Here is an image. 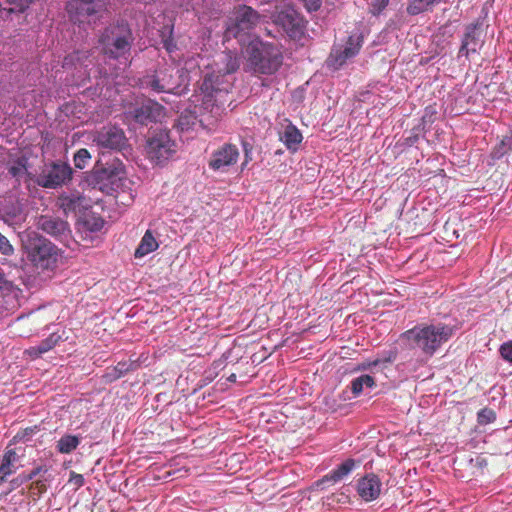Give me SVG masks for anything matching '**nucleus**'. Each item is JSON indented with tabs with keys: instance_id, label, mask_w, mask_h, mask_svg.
<instances>
[{
	"instance_id": "1",
	"label": "nucleus",
	"mask_w": 512,
	"mask_h": 512,
	"mask_svg": "<svg viewBox=\"0 0 512 512\" xmlns=\"http://www.w3.org/2000/svg\"><path fill=\"white\" fill-rule=\"evenodd\" d=\"M220 62L223 65L220 71L206 74L200 86L202 105L204 109H210L216 121L222 117L225 111V104L228 101L231 86L225 80V75L234 73L239 69L241 57L236 52L229 50L220 55Z\"/></svg>"
},
{
	"instance_id": "2",
	"label": "nucleus",
	"mask_w": 512,
	"mask_h": 512,
	"mask_svg": "<svg viewBox=\"0 0 512 512\" xmlns=\"http://www.w3.org/2000/svg\"><path fill=\"white\" fill-rule=\"evenodd\" d=\"M453 334V329L445 324L417 325L401 334L413 349L431 357L443 343L447 342Z\"/></svg>"
},
{
	"instance_id": "3",
	"label": "nucleus",
	"mask_w": 512,
	"mask_h": 512,
	"mask_svg": "<svg viewBox=\"0 0 512 512\" xmlns=\"http://www.w3.org/2000/svg\"><path fill=\"white\" fill-rule=\"evenodd\" d=\"M134 40L130 25L125 21H118L103 29L98 43L104 56L118 60L130 56Z\"/></svg>"
},
{
	"instance_id": "4",
	"label": "nucleus",
	"mask_w": 512,
	"mask_h": 512,
	"mask_svg": "<svg viewBox=\"0 0 512 512\" xmlns=\"http://www.w3.org/2000/svg\"><path fill=\"white\" fill-rule=\"evenodd\" d=\"M248 64L255 73L271 75L283 62L280 50L270 43H252L247 48Z\"/></svg>"
},
{
	"instance_id": "5",
	"label": "nucleus",
	"mask_w": 512,
	"mask_h": 512,
	"mask_svg": "<svg viewBox=\"0 0 512 512\" xmlns=\"http://www.w3.org/2000/svg\"><path fill=\"white\" fill-rule=\"evenodd\" d=\"M109 2L110 0H68L65 11L74 24H89L103 17Z\"/></svg>"
},
{
	"instance_id": "6",
	"label": "nucleus",
	"mask_w": 512,
	"mask_h": 512,
	"mask_svg": "<svg viewBox=\"0 0 512 512\" xmlns=\"http://www.w3.org/2000/svg\"><path fill=\"white\" fill-rule=\"evenodd\" d=\"M261 21V15L252 7L238 5L234 7L227 22L225 37L237 38L241 34H247Z\"/></svg>"
},
{
	"instance_id": "7",
	"label": "nucleus",
	"mask_w": 512,
	"mask_h": 512,
	"mask_svg": "<svg viewBox=\"0 0 512 512\" xmlns=\"http://www.w3.org/2000/svg\"><path fill=\"white\" fill-rule=\"evenodd\" d=\"M26 248L29 260L38 269L49 270L56 267L58 249L49 240L41 237L30 239Z\"/></svg>"
},
{
	"instance_id": "8",
	"label": "nucleus",
	"mask_w": 512,
	"mask_h": 512,
	"mask_svg": "<svg viewBox=\"0 0 512 512\" xmlns=\"http://www.w3.org/2000/svg\"><path fill=\"white\" fill-rule=\"evenodd\" d=\"M179 70L165 67L155 71V74L146 76L143 85L157 93H178L180 82Z\"/></svg>"
},
{
	"instance_id": "9",
	"label": "nucleus",
	"mask_w": 512,
	"mask_h": 512,
	"mask_svg": "<svg viewBox=\"0 0 512 512\" xmlns=\"http://www.w3.org/2000/svg\"><path fill=\"white\" fill-rule=\"evenodd\" d=\"M274 23L280 26L293 40L303 38L307 24L303 16L292 7H285L277 12L274 16Z\"/></svg>"
},
{
	"instance_id": "10",
	"label": "nucleus",
	"mask_w": 512,
	"mask_h": 512,
	"mask_svg": "<svg viewBox=\"0 0 512 512\" xmlns=\"http://www.w3.org/2000/svg\"><path fill=\"white\" fill-rule=\"evenodd\" d=\"M146 150L152 161L163 164L176 153V144L167 132H159L148 140Z\"/></svg>"
},
{
	"instance_id": "11",
	"label": "nucleus",
	"mask_w": 512,
	"mask_h": 512,
	"mask_svg": "<svg viewBox=\"0 0 512 512\" xmlns=\"http://www.w3.org/2000/svg\"><path fill=\"white\" fill-rule=\"evenodd\" d=\"M72 169L67 163L53 162L43 167L37 184L44 188H56L71 179Z\"/></svg>"
},
{
	"instance_id": "12",
	"label": "nucleus",
	"mask_w": 512,
	"mask_h": 512,
	"mask_svg": "<svg viewBox=\"0 0 512 512\" xmlns=\"http://www.w3.org/2000/svg\"><path fill=\"white\" fill-rule=\"evenodd\" d=\"M92 141L99 148L121 151L127 143L124 131L116 126H104L92 136Z\"/></svg>"
},
{
	"instance_id": "13",
	"label": "nucleus",
	"mask_w": 512,
	"mask_h": 512,
	"mask_svg": "<svg viewBox=\"0 0 512 512\" xmlns=\"http://www.w3.org/2000/svg\"><path fill=\"white\" fill-rule=\"evenodd\" d=\"M163 116L164 107L152 100L144 101L126 113L127 118H131L141 125H148L150 123L157 122Z\"/></svg>"
},
{
	"instance_id": "14",
	"label": "nucleus",
	"mask_w": 512,
	"mask_h": 512,
	"mask_svg": "<svg viewBox=\"0 0 512 512\" xmlns=\"http://www.w3.org/2000/svg\"><path fill=\"white\" fill-rule=\"evenodd\" d=\"M239 150L233 144H224L212 153L209 167L214 171H225L237 163Z\"/></svg>"
},
{
	"instance_id": "15",
	"label": "nucleus",
	"mask_w": 512,
	"mask_h": 512,
	"mask_svg": "<svg viewBox=\"0 0 512 512\" xmlns=\"http://www.w3.org/2000/svg\"><path fill=\"white\" fill-rule=\"evenodd\" d=\"M362 39L358 36L351 35L348 37L344 48L334 49L328 59L329 64L335 69L340 68L346 61L356 56L361 48Z\"/></svg>"
},
{
	"instance_id": "16",
	"label": "nucleus",
	"mask_w": 512,
	"mask_h": 512,
	"mask_svg": "<svg viewBox=\"0 0 512 512\" xmlns=\"http://www.w3.org/2000/svg\"><path fill=\"white\" fill-rule=\"evenodd\" d=\"M360 465V461L348 458L335 469L331 470L328 474L323 476L320 480L316 481L317 488H327L345 479L356 467Z\"/></svg>"
},
{
	"instance_id": "17",
	"label": "nucleus",
	"mask_w": 512,
	"mask_h": 512,
	"mask_svg": "<svg viewBox=\"0 0 512 512\" xmlns=\"http://www.w3.org/2000/svg\"><path fill=\"white\" fill-rule=\"evenodd\" d=\"M381 487L382 483L374 473L365 475L357 482V492L366 502L377 499L381 493Z\"/></svg>"
},
{
	"instance_id": "18",
	"label": "nucleus",
	"mask_w": 512,
	"mask_h": 512,
	"mask_svg": "<svg viewBox=\"0 0 512 512\" xmlns=\"http://www.w3.org/2000/svg\"><path fill=\"white\" fill-rule=\"evenodd\" d=\"M480 46L481 40L478 23L468 25L461 41L459 56L468 58L470 54L477 53Z\"/></svg>"
},
{
	"instance_id": "19",
	"label": "nucleus",
	"mask_w": 512,
	"mask_h": 512,
	"mask_svg": "<svg viewBox=\"0 0 512 512\" xmlns=\"http://www.w3.org/2000/svg\"><path fill=\"white\" fill-rule=\"evenodd\" d=\"M20 456L16 448L6 447L2 456H0V483L5 482L7 478L16 473L20 467Z\"/></svg>"
},
{
	"instance_id": "20",
	"label": "nucleus",
	"mask_w": 512,
	"mask_h": 512,
	"mask_svg": "<svg viewBox=\"0 0 512 512\" xmlns=\"http://www.w3.org/2000/svg\"><path fill=\"white\" fill-rule=\"evenodd\" d=\"M201 107L204 110V107L202 104H201ZM205 111H206V109H205ZM207 112L210 113L211 121L209 119H204V118L198 119V115L195 111H192L190 109H185L179 115L175 126L179 131L184 132V131L192 130L197 125L198 122L201 125H205L206 121L208 122V125L215 124L217 121L214 119L213 113L210 112V109L207 110Z\"/></svg>"
},
{
	"instance_id": "21",
	"label": "nucleus",
	"mask_w": 512,
	"mask_h": 512,
	"mask_svg": "<svg viewBox=\"0 0 512 512\" xmlns=\"http://www.w3.org/2000/svg\"><path fill=\"white\" fill-rule=\"evenodd\" d=\"M37 226L43 232L53 236L61 237L68 231V223L60 218L43 215L38 219Z\"/></svg>"
},
{
	"instance_id": "22",
	"label": "nucleus",
	"mask_w": 512,
	"mask_h": 512,
	"mask_svg": "<svg viewBox=\"0 0 512 512\" xmlns=\"http://www.w3.org/2000/svg\"><path fill=\"white\" fill-rule=\"evenodd\" d=\"M133 365L134 363L130 361H120L117 365L108 367L102 375L103 382L108 384L120 379L127 372L133 369Z\"/></svg>"
},
{
	"instance_id": "23",
	"label": "nucleus",
	"mask_w": 512,
	"mask_h": 512,
	"mask_svg": "<svg viewBox=\"0 0 512 512\" xmlns=\"http://www.w3.org/2000/svg\"><path fill=\"white\" fill-rule=\"evenodd\" d=\"M61 340V336L56 333L50 334L46 339L42 340L39 345L30 347L26 353L33 358H38L42 354L53 349Z\"/></svg>"
},
{
	"instance_id": "24",
	"label": "nucleus",
	"mask_w": 512,
	"mask_h": 512,
	"mask_svg": "<svg viewBox=\"0 0 512 512\" xmlns=\"http://www.w3.org/2000/svg\"><path fill=\"white\" fill-rule=\"evenodd\" d=\"M280 139L289 150L296 151L302 142L303 136L296 126L289 124Z\"/></svg>"
},
{
	"instance_id": "25",
	"label": "nucleus",
	"mask_w": 512,
	"mask_h": 512,
	"mask_svg": "<svg viewBox=\"0 0 512 512\" xmlns=\"http://www.w3.org/2000/svg\"><path fill=\"white\" fill-rule=\"evenodd\" d=\"M159 244L150 230H147L142 237L140 244L135 250V258H142L147 254L155 251Z\"/></svg>"
},
{
	"instance_id": "26",
	"label": "nucleus",
	"mask_w": 512,
	"mask_h": 512,
	"mask_svg": "<svg viewBox=\"0 0 512 512\" xmlns=\"http://www.w3.org/2000/svg\"><path fill=\"white\" fill-rule=\"evenodd\" d=\"M375 385V379L368 374H364L351 381V391L354 396H358L363 392L364 387L372 388Z\"/></svg>"
},
{
	"instance_id": "27",
	"label": "nucleus",
	"mask_w": 512,
	"mask_h": 512,
	"mask_svg": "<svg viewBox=\"0 0 512 512\" xmlns=\"http://www.w3.org/2000/svg\"><path fill=\"white\" fill-rule=\"evenodd\" d=\"M80 444L79 437L75 435H64L57 441V450L62 454H69Z\"/></svg>"
},
{
	"instance_id": "28",
	"label": "nucleus",
	"mask_w": 512,
	"mask_h": 512,
	"mask_svg": "<svg viewBox=\"0 0 512 512\" xmlns=\"http://www.w3.org/2000/svg\"><path fill=\"white\" fill-rule=\"evenodd\" d=\"M510 151H512V133L505 135L500 140V142L493 148L491 156L493 159H500Z\"/></svg>"
},
{
	"instance_id": "29",
	"label": "nucleus",
	"mask_w": 512,
	"mask_h": 512,
	"mask_svg": "<svg viewBox=\"0 0 512 512\" xmlns=\"http://www.w3.org/2000/svg\"><path fill=\"white\" fill-rule=\"evenodd\" d=\"M27 159L22 157L14 161L9 167L8 172L11 176L20 180L27 173Z\"/></svg>"
},
{
	"instance_id": "30",
	"label": "nucleus",
	"mask_w": 512,
	"mask_h": 512,
	"mask_svg": "<svg viewBox=\"0 0 512 512\" xmlns=\"http://www.w3.org/2000/svg\"><path fill=\"white\" fill-rule=\"evenodd\" d=\"M91 159L89 151L85 148L79 149L74 155V165L78 169H84Z\"/></svg>"
},
{
	"instance_id": "31",
	"label": "nucleus",
	"mask_w": 512,
	"mask_h": 512,
	"mask_svg": "<svg viewBox=\"0 0 512 512\" xmlns=\"http://www.w3.org/2000/svg\"><path fill=\"white\" fill-rule=\"evenodd\" d=\"M396 359V353L395 352H389L388 357L384 359H376L374 361H365L359 364L358 370H367L370 369L373 366H377L382 363H391Z\"/></svg>"
},
{
	"instance_id": "32",
	"label": "nucleus",
	"mask_w": 512,
	"mask_h": 512,
	"mask_svg": "<svg viewBox=\"0 0 512 512\" xmlns=\"http://www.w3.org/2000/svg\"><path fill=\"white\" fill-rule=\"evenodd\" d=\"M478 423L486 425L496 420V413L490 408H483L477 414Z\"/></svg>"
},
{
	"instance_id": "33",
	"label": "nucleus",
	"mask_w": 512,
	"mask_h": 512,
	"mask_svg": "<svg viewBox=\"0 0 512 512\" xmlns=\"http://www.w3.org/2000/svg\"><path fill=\"white\" fill-rule=\"evenodd\" d=\"M389 0H372L369 11L373 15H379L388 5Z\"/></svg>"
},
{
	"instance_id": "34",
	"label": "nucleus",
	"mask_w": 512,
	"mask_h": 512,
	"mask_svg": "<svg viewBox=\"0 0 512 512\" xmlns=\"http://www.w3.org/2000/svg\"><path fill=\"white\" fill-rule=\"evenodd\" d=\"M48 468L44 465H39L33 468L29 473H21L25 482L33 480L36 476L46 473Z\"/></svg>"
},
{
	"instance_id": "35",
	"label": "nucleus",
	"mask_w": 512,
	"mask_h": 512,
	"mask_svg": "<svg viewBox=\"0 0 512 512\" xmlns=\"http://www.w3.org/2000/svg\"><path fill=\"white\" fill-rule=\"evenodd\" d=\"M30 490L34 495L41 496L46 492L47 486L44 480H35L30 485Z\"/></svg>"
},
{
	"instance_id": "36",
	"label": "nucleus",
	"mask_w": 512,
	"mask_h": 512,
	"mask_svg": "<svg viewBox=\"0 0 512 512\" xmlns=\"http://www.w3.org/2000/svg\"><path fill=\"white\" fill-rule=\"evenodd\" d=\"M499 352H500L501 357L504 360H506L508 362H512V340L503 343L500 346Z\"/></svg>"
},
{
	"instance_id": "37",
	"label": "nucleus",
	"mask_w": 512,
	"mask_h": 512,
	"mask_svg": "<svg viewBox=\"0 0 512 512\" xmlns=\"http://www.w3.org/2000/svg\"><path fill=\"white\" fill-rule=\"evenodd\" d=\"M13 251V246L9 243L8 239L0 233V252L9 256Z\"/></svg>"
},
{
	"instance_id": "38",
	"label": "nucleus",
	"mask_w": 512,
	"mask_h": 512,
	"mask_svg": "<svg viewBox=\"0 0 512 512\" xmlns=\"http://www.w3.org/2000/svg\"><path fill=\"white\" fill-rule=\"evenodd\" d=\"M12 287V282L7 279L6 274L0 267V291H10Z\"/></svg>"
},
{
	"instance_id": "39",
	"label": "nucleus",
	"mask_w": 512,
	"mask_h": 512,
	"mask_svg": "<svg viewBox=\"0 0 512 512\" xmlns=\"http://www.w3.org/2000/svg\"><path fill=\"white\" fill-rule=\"evenodd\" d=\"M89 57V51L80 52L76 51L73 54L69 55L65 58L64 65L68 64V61L73 62L74 60L81 61L82 59H87Z\"/></svg>"
},
{
	"instance_id": "40",
	"label": "nucleus",
	"mask_w": 512,
	"mask_h": 512,
	"mask_svg": "<svg viewBox=\"0 0 512 512\" xmlns=\"http://www.w3.org/2000/svg\"><path fill=\"white\" fill-rule=\"evenodd\" d=\"M69 482L73 483L76 487L84 485V477L81 474L71 472Z\"/></svg>"
},
{
	"instance_id": "41",
	"label": "nucleus",
	"mask_w": 512,
	"mask_h": 512,
	"mask_svg": "<svg viewBox=\"0 0 512 512\" xmlns=\"http://www.w3.org/2000/svg\"><path fill=\"white\" fill-rule=\"evenodd\" d=\"M24 483H26V482L24 481L23 476L20 474L19 476H17L16 478H14L10 481V486H11L10 490H14Z\"/></svg>"
},
{
	"instance_id": "42",
	"label": "nucleus",
	"mask_w": 512,
	"mask_h": 512,
	"mask_svg": "<svg viewBox=\"0 0 512 512\" xmlns=\"http://www.w3.org/2000/svg\"><path fill=\"white\" fill-rule=\"evenodd\" d=\"M243 150H244L245 154H248V153H251L252 147L248 142L244 141L243 142Z\"/></svg>"
},
{
	"instance_id": "43",
	"label": "nucleus",
	"mask_w": 512,
	"mask_h": 512,
	"mask_svg": "<svg viewBox=\"0 0 512 512\" xmlns=\"http://www.w3.org/2000/svg\"><path fill=\"white\" fill-rule=\"evenodd\" d=\"M227 379L230 382H236L237 376H236V374L233 373Z\"/></svg>"
},
{
	"instance_id": "44",
	"label": "nucleus",
	"mask_w": 512,
	"mask_h": 512,
	"mask_svg": "<svg viewBox=\"0 0 512 512\" xmlns=\"http://www.w3.org/2000/svg\"><path fill=\"white\" fill-rule=\"evenodd\" d=\"M164 46H165V48H166L168 51H171V48H170V41H169V40H165V41H164Z\"/></svg>"
},
{
	"instance_id": "45",
	"label": "nucleus",
	"mask_w": 512,
	"mask_h": 512,
	"mask_svg": "<svg viewBox=\"0 0 512 512\" xmlns=\"http://www.w3.org/2000/svg\"><path fill=\"white\" fill-rule=\"evenodd\" d=\"M251 160V157H250V153L248 154H245V163L246 164L247 162H249Z\"/></svg>"
}]
</instances>
